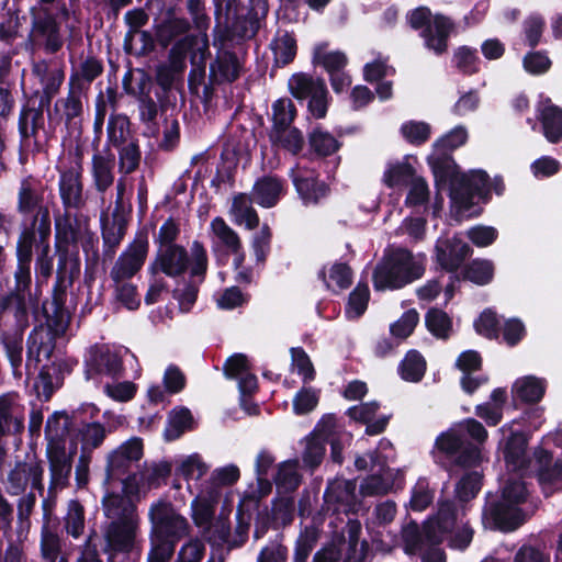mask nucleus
Masks as SVG:
<instances>
[{
	"label": "nucleus",
	"instance_id": "a18cd8bd",
	"mask_svg": "<svg viewBox=\"0 0 562 562\" xmlns=\"http://www.w3.org/2000/svg\"><path fill=\"white\" fill-rule=\"evenodd\" d=\"M289 88L291 93L297 99H306L325 88V83L321 79H314L304 74H297L291 77L289 80Z\"/></svg>",
	"mask_w": 562,
	"mask_h": 562
},
{
	"label": "nucleus",
	"instance_id": "423d86ee",
	"mask_svg": "<svg viewBox=\"0 0 562 562\" xmlns=\"http://www.w3.org/2000/svg\"><path fill=\"white\" fill-rule=\"evenodd\" d=\"M527 488L518 476L509 477L502 491V501L493 504L484 514L486 527L513 531L524 521L522 512L517 507L525 502Z\"/></svg>",
	"mask_w": 562,
	"mask_h": 562
},
{
	"label": "nucleus",
	"instance_id": "2f4dec72",
	"mask_svg": "<svg viewBox=\"0 0 562 562\" xmlns=\"http://www.w3.org/2000/svg\"><path fill=\"white\" fill-rule=\"evenodd\" d=\"M40 555L43 562H68L63 551V539L47 524L41 529Z\"/></svg>",
	"mask_w": 562,
	"mask_h": 562
},
{
	"label": "nucleus",
	"instance_id": "6ab92c4d",
	"mask_svg": "<svg viewBox=\"0 0 562 562\" xmlns=\"http://www.w3.org/2000/svg\"><path fill=\"white\" fill-rule=\"evenodd\" d=\"M533 470L547 496L562 490V459H553L548 451L539 448L533 452Z\"/></svg>",
	"mask_w": 562,
	"mask_h": 562
},
{
	"label": "nucleus",
	"instance_id": "dca6fc26",
	"mask_svg": "<svg viewBox=\"0 0 562 562\" xmlns=\"http://www.w3.org/2000/svg\"><path fill=\"white\" fill-rule=\"evenodd\" d=\"M148 516L153 531L158 538L179 540L187 535V519L179 515L170 503L159 501L153 504Z\"/></svg>",
	"mask_w": 562,
	"mask_h": 562
},
{
	"label": "nucleus",
	"instance_id": "c03bdc74",
	"mask_svg": "<svg viewBox=\"0 0 562 562\" xmlns=\"http://www.w3.org/2000/svg\"><path fill=\"white\" fill-rule=\"evenodd\" d=\"M425 371L426 361L416 350L408 351L400 366V373L406 381L418 382L424 376Z\"/></svg>",
	"mask_w": 562,
	"mask_h": 562
},
{
	"label": "nucleus",
	"instance_id": "e433bc0d",
	"mask_svg": "<svg viewBox=\"0 0 562 562\" xmlns=\"http://www.w3.org/2000/svg\"><path fill=\"white\" fill-rule=\"evenodd\" d=\"M104 515L112 520L139 517L132 501L120 494H108L102 499Z\"/></svg>",
	"mask_w": 562,
	"mask_h": 562
},
{
	"label": "nucleus",
	"instance_id": "7ed1b4c3",
	"mask_svg": "<svg viewBox=\"0 0 562 562\" xmlns=\"http://www.w3.org/2000/svg\"><path fill=\"white\" fill-rule=\"evenodd\" d=\"M424 255L414 256L404 248L387 251L373 272L375 290H396L423 277L425 273Z\"/></svg>",
	"mask_w": 562,
	"mask_h": 562
},
{
	"label": "nucleus",
	"instance_id": "e2e57ef3",
	"mask_svg": "<svg viewBox=\"0 0 562 562\" xmlns=\"http://www.w3.org/2000/svg\"><path fill=\"white\" fill-rule=\"evenodd\" d=\"M310 145L319 156H329L339 147L337 139L331 134L321 128H315L311 133Z\"/></svg>",
	"mask_w": 562,
	"mask_h": 562
},
{
	"label": "nucleus",
	"instance_id": "37998d69",
	"mask_svg": "<svg viewBox=\"0 0 562 562\" xmlns=\"http://www.w3.org/2000/svg\"><path fill=\"white\" fill-rule=\"evenodd\" d=\"M393 484L390 476L386 475L385 465L383 470L378 469V473L369 475L360 484V493L363 496H380L389 493Z\"/></svg>",
	"mask_w": 562,
	"mask_h": 562
},
{
	"label": "nucleus",
	"instance_id": "0eeeda50",
	"mask_svg": "<svg viewBox=\"0 0 562 562\" xmlns=\"http://www.w3.org/2000/svg\"><path fill=\"white\" fill-rule=\"evenodd\" d=\"M52 224H30L24 222L15 245V268L13 277L32 279L31 263L33 252L37 254L44 245L49 244Z\"/></svg>",
	"mask_w": 562,
	"mask_h": 562
},
{
	"label": "nucleus",
	"instance_id": "2eb2a0df",
	"mask_svg": "<svg viewBox=\"0 0 562 562\" xmlns=\"http://www.w3.org/2000/svg\"><path fill=\"white\" fill-rule=\"evenodd\" d=\"M139 517L111 520L103 528L104 548L103 551L111 555L119 552H130L136 544L139 532Z\"/></svg>",
	"mask_w": 562,
	"mask_h": 562
},
{
	"label": "nucleus",
	"instance_id": "9b49d317",
	"mask_svg": "<svg viewBox=\"0 0 562 562\" xmlns=\"http://www.w3.org/2000/svg\"><path fill=\"white\" fill-rule=\"evenodd\" d=\"M87 103L88 97L82 83L77 76H72L67 95L58 99L54 104L57 121L65 124L70 135L81 133Z\"/></svg>",
	"mask_w": 562,
	"mask_h": 562
},
{
	"label": "nucleus",
	"instance_id": "393cba45",
	"mask_svg": "<svg viewBox=\"0 0 562 562\" xmlns=\"http://www.w3.org/2000/svg\"><path fill=\"white\" fill-rule=\"evenodd\" d=\"M470 254V246L458 237L440 239L436 245V260L449 272L458 270Z\"/></svg>",
	"mask_w": 562,
	"mask_h": 562
},
{
	"label": "nucleus",
	"instance_id": "774afa93",
	"mask_svg": "<svg viewBox=\"0 0 562 562\" xmlns=\"http://www.w3.org/2000/svg\"><path fill=\"white\" fill-rule=\"evenodd\" d=\"M274 480L277 485L282 487L284 491L295 490L301 480L297 472V461H286L280 464Z\"/></svg>",
	"mask_w": 562,
	"mask_h": 562
},
{
	"label": "nucleus",
	"instance_id": "b1692460",
	"mask_svg": "<svg viewBox=\"0 0 562 562\" xmlns=\"http://www.w3.org/2000/svg\"><path fill=\"white\" fill-rule=\"evenodd\" d=\"M32 74L37 78L43 88L40 101H42L43 105H49L65 80L64 68L56 63L40 60L33 65Z\"/></svg>",
	"mask_w": 562,
	"mask_h": 562
},
{
	"label": "nucleus",
	"instance_id": "ea45409f",
	"mask_svg": "<svg viewBox=\"0 0 562 562\" xmlns=\"http://www.w3.org/2000/svg\"><path fill=\"white\" fill-rule=\"evenodd\" d=\"M544 390L543 381L535 376L521 378L513 386L515 397L527 403L539 402L544 394Z\"/></svg>",
	"mask_w": 562,
	"mask_h": 562
},
{
	"label": "nucleus",
	"instance_id": "49530a36",
	"mask_svg": "<svg viewBox=\"0 0 562 562\" xmlns=\"http://www.w3.org/2000/svg\"><path fill=\"white\" fill-rule=\"evenodd\" d=\"M468 133L463 127H457L449 134L438 139L434 145V154L430 156L431 160L441 157H448V151L458 148L467 142Z\"/></svg>",
	"mask_w": 562,
	"mask_h": 562
},
{
	"label": "nucleus",
	"instance_id": "de8ad7c7",
	"mask_svg": "<svg viewBox=\"0 0 562 562\" xmlns=\"http://www.w3.org/2000/svg\"><path fill=\"white\" fill-rule=\"evenodd\" d=\"M85 522L83 506L78 501H70L64 519L66 532L72 538L78 539L85 531Z\"/></svg>",
	"mask_w": 562,
	"mask_h": 562
},
{
	"label": "nucleus",
	"instance_id": "4468645a",
	"mask_svg": "<svg viewBox=\"0 0 562 562\" xmlns=\"http://www.w3.org/2000/svg\"><path fill=\"white\" fill-rule=\"evenodd\" d=\"M149 251V241L146 233H138L133 241L120 254L110 270L112 281L132 279L143 268Z\"/></svg>",
	"mask_w": 562,
	"mask_h": 562
},
{
	"label": "nucleus",
	"instance_id": "79ce46f5",
	"mask_svg": "<svg viewBox=\"0 0 562 562\" xmlns=\"http://www.w3.org/2000/svg\"><path fill=\"white\" fill-rule=\"evenodd\" d=\"M54 272V256L52 255L50 244L44 245L35 254V285L36 292L46 284Z\"/></svg>",
	"mask_w": 562,
	"mask_h": 562
},
{
	"label": "nucleus",
	"instance_id": "4c0bfd02",
	"mask_svg": "<svg viewBox=\"0 0 562 562\" xmlns=\"http://www.w3.org/2000/svg\"><path fill=\"white\" fill-rule=\"evenodd\" d=\"M324 497L328 504L351 506L356 499V483L351 480L336 479L329 482Z\"/></svg>",
	"mask_w": 562,
	"mask_h": 562
},
{
	"label": "nucleus",
	"instance_id": "1a4fd4ad",
	"mask_svg": "<svg viewBox=\"0 0 562 562\" xmlns=\"http://www.w3.org/2000/svg\"><path fill=\"white\" fill-rule=\"evenodd\" d=\"M46 187L42 181L26 177L16 191V212L30 224H52L50 210L45 201Z\"/></svg>",
	"mask_w": 562,
	"mask_h": 562
},
{
	"label": "nucleus",
	"instance_id": "cd10ccee",
	"mask_svg": "<svg viewBox=\"0 0 562 562\" xmlns=\"http://www.w3.org/2000/svg\"><path fill=\"white\" fill-rule=\"evenodd\" d=\"M527 438L524 434H513L505 446L504 458L508 469L513 471H522L528 468L533 469V458L527 452Z\"/></svg>",
	"mask_w": 562,
	"mask_h": 562
},
{
	"label": "nucleus",
	"instance_id": "13d9d810",
	"mask_svg": "<svg viewBox=\"0 0 562 562\" xmlns=\"http://www.w3.org/2000/svg\"><path fill=\"white\" fill-rule=\"evenodd\" d=\"M32 30L35 34L42 35L58 27L55 15L48 7L31 8Z\"/></svg>",
	"mask_w": 562,
	"mask_h": 562
},
{
	"label": "nucleus",
	"instance_id": "680f3d73",
	"mask_svg": "<svg viewBox=\"0 0 562 562\" xmlns=\"http://www.w3.org/2000/svg\"><path fill=\"white\" fill-rule=\"evenodd\" d=\"M125 20L131 27L125 36V47L126 49H131L133 41L136 37H139L142 41H146L148 38V34L146 32L139 31V29L147 23L148 16L142 10H135L127 12Z\"/></svg>",
	"mask_w": 562,
	"mask_h": 562
},
{
	"label": "nucleus",
	"instance_id": "09e8293b",
	"mask_svg": "<svg viewBox=\"0 0 562 562\" xmlns=\"http://www.w3.org/2000/svg\"><path fill=\"white\" fill-rule=\"evenodd\" d=\"M119 151V169L123 175L134 172L140 161V149L137 139L116 148Z\"/></svg>",
	"mask_w": 562,
	"mask_h": 562
},
{
	"label": "nucleus",
	"instance_id": "9d476101",
	"mask_svg": "<svg viewBox=\"0 0 562 562\" xmlns=\"http://www.w3.org/2000/svg\"><path fill=\"white\" fill-rule=\"evenodd\" d=\"M430 18L431 13L425 7L414 9L406 16L408 24L413 29L419 30L425 27L423 36L426 46L436 54H442L447 50V42L453 30V23L443 15H436L432 20Z\"/></svg>",
	"mask_w": 562,
	"mask_h": 562
},
{
	"label": "nucleus",
	"instance_id": "6e6552de",
	"mask_svg": "<svg viewBox=\"0 0 562 562\" xmlns=\"http://www.w3.org/2000/svg\"><path fill=\"white\" fill-rule=\"evenodd\" d=\"M143 457V442L139 438H131L123 442L108 456L106 472L109 477L121 480L123 490L127 495H136L140 492L136 474H127L133 464Z\"/></svg>",
	"mask_w": 562,
	"mask_h": 562
},
{
	"label": "nucleus",
	"instance_id": "72a5a7b5",
	"mask_svg": "<svg viewBox=\"0 0 562 562\" xmlns=\"http://www.w3.org/2000/svg\"><path fill=\"white\" fill-rule=\"evenodd\" d=\"M240 70L239 61L231 52H221L217 58L210 66V75L215 82H231L238 78Z\"/></svg>",
	"mask_w": 562,
	"mask_h": 562
},
{
	"label": "nucleus",
	"instance_id": "473e14b6",
	"mask_svg": "<svg viewBox=\"0 0 562 562\" xmlns=\"http://www.w3.org/2000/svg\"><path fill=\"white\" fill-rule=\"evenodd\" d=\"M254 198L246 193H238L233 198L229 214L238 225L245 224L248 229L259 225V216L252 206Z\"/></svg>",
	"mask_w": 562,
	"mask_h": 562
},
{
	"label": "nucleus",
	"instance_id": "a878e982",
	"mask_svg": "<svg viewBox=\"0 0 562 562\" xmlns=\"http://www.w3.org/2000/svg\"><path fill=\"white\" fill-rule=\"evenodd\" d=\"M114 155L109 148L97 151L91 159V178L94 190L104 194L114 183Z\"/></svg>",
	"mask_w": 562,
	"mask_h": 562
},
{
	"label": "nucleus",
	"instance_id": "f8f14e48",
	"mask_svg": "<svg viewBox=\"0 0 562 562\" xmlns=\"http://www.w3.org/2000/svg\"><path fill=\"white\" fill-rule=\"evenodd\" d=\"M89 218L82 214L71 211H64L55 216V235L57 239L56 250L58 252L57 274L59 281L64 279V271L67 265V249L61 251L59 244H76L89 235Z\"/></svg>",
	"mask_w": 562,
	"mask_h": 562
},
{
	"label": "nucleus",
	"instance_id": "5701e85b",
	"mask_svg": "<svg viewBox=\"0 0 562 562\" xmlns=\"http://www.w3.org/2000/svg\"><path fill=\"white\" fill-rule=\"evenodd\" d=\"M46 457L49 465L50 493L64 490L69 482L72 460L64 445H52L46 448Z\"/></svg>",
	"mask_w": 562,
	"mask_h": 562
},
{
	"label": "nucleus",
	"instance_id": "aec40b11",
	"mask_svg": "<svg viewBox=\"0 0 562 562\" xmlns=\"http://www.w3.org/2000/svg\"><path fill=\"white\" fill-rule=\"evenodd\" d=\"M436 446L448 456H457L456 462L462 467L475 465L481 459L480 449L472 443H465L454 429L441 434L437 438Z\"/></svg>",
	"mask_w": 562,
	"mask_h": 562
},
{
	"label": "nucleus",
	"instance_id": "4be33fe9",
	"mask_svg": "<svg viewBox=\"0 0 562 562\" xmlns=\"http://www.w3.org/2000/svg\"><path fill=\"white\" fill-rule=\"evenodd\" d=\"M54 339L50 331L35 327L27 338L25 374L31 379L43 359H49L54 350Z\"/></svg>",
	"mask_w": 562,
	"mask_h": 562
},
{
	"label": "nucleus",
	"instance_id": "58836bf2",
	"mask_svg": "<svg viewBox=\"0 0 562 562\" xmlns=\"http://www.w3.org/2000/svg\"><path fill=\"white\" fill-rule=\"evenodd\" d=\"M121 369L122 362L117 355L110 350H100L91 356L87 373L89 378H91L93 373L114 376Z\"/></svg>",
	"mask_w": 562,
	"mask_h": 562
},
{
	"label": "nucleus",
	"instance_id": "a19ab883",
	"mask_svg": "<svg viewBox=\"0 0 562 562\" xmlns=\"http://www.w3.org/2000/svg\"><path fill=\"white\" fill-rule=\"evenodd\" d=\"M270 139L273 144L279 145L294 155L299 154L304 146L302 133L292 126L271 130Z\"/></svg>",
	"mask_w": 562,
	"mask_h": 562
},
{
	"label": "nucleus",
	"instance_id": "7c9ffc66",
	"mask_svg": "<svg viewBox=\"0 0 562 562\" xmlns=\"http://www.w3.org/2000/svg\"><path fill=\"white\" fill-rule=\"evenodd\" d=\"M127 221L122 214L112 213V220L102 223L104 255L112 257L126 233Z\"/></svg>",
	"mask_w": 562,
	"mask_h": 562
},
{
	"label": "nucleus",
	"instance_id": "39448f33",
	"mask_svg": "<svg viewBox=\"0 0 562 562\" xmlns=\"http://www.w3.org/2000/svg\"><path fill=\"white\" fill-rule=\"evenodd\" d=\"M190 266L192 278H199L203 282L207 271L209 258L203 244L194 240L190 247V257L187 249L180 245H168L160 247L153 271L164 272L168 277L175 278L181 276Z\"/></svg>",
	"mask_w": 562,
	"mask_h": 562
},
{
	"label": "nucleus",
	"instance_id": "ddd939ff",
	"mask_svg": "<svg viewBox=\"0 0 562 562\" xmlns=\"http://www.w3.org/2000/svg\"><path fill=\"white\" fill-rule=\"evenodd\" d=\"M42 101L35 105L33 101L24 104L19 115V133L22 139L26 143H33L37 149L46 145L54 135V119L50 117V123L46 127L44 108Z\"/></svg>",
	"mask_w": 562,
	"mask_h": 562
},
{
	"label": "nucleus",
	"instance_id": "a211bd4d",
	"mask_svg": "<svg viewBox=\"0 0 562 562\" xmlns=\"http://www.w3.org/2000/svg\"><path fill=\"white\" fill-rule=\"evenodd\" d=\"M58 193L64 211L79 212L86 207L88 196L80 168H70L60 172Z\"/></svg>",
	"mask_w": 562,
	"mask_h": 562
},
{
	"label": "nucleus",
	"instance_id": "6e6d98bb",
	"mask_svg": "<svg viewBox=\"0 0 562 562\" xmlns=\"http://www.w3.org/2000/svg\"><path fill=\"white\" fill-rule=\"evenodd\" d=\"M425 321L428 330L437 338L446 339L449 337L452 324L447 313L438 308H431L426 314Z\"/></svg>",
	"mask_w": 562,
	"mask_h": 562
},
{
	"label": "nucleus",
	"instance_id": "c85d7f7f",
	"mask_svg": "<svg viewBox=\"0 0 562 562\" xmlns=\"http://www.w3.org/2000/svg\"><path fill=\"white\" fill-rule=\"evenodd\" d=\"M538 113L544 137L550 143H559L562 139V109L546 99L539 103Z\"/></svg>",
	"mask_w": 562,
	"mask_h": 562
},
{
	"label": "nucleus",
	"instance_id": "412c9836",
	"mask_svg": "<svg viewBox=\"0 0 562 562\" xmlns=\"http://www.w3.org/2000/svg\"><path fill=\"white\" fill-rule=\"evenodd\" d=\"M211 233L213 235V248L224 250L233 255L236 268H239L245 261V250L243 241L237 234L222 217L212 220Z\"/></svg>",
	"mask_w": 562,
	"mask_h": 562
},
{
	"label": "nucleus",
	"instance_id": "bb28decb",
	"mask_svg": "<svg viewBox=\"0 0 562 562\" xmlns=\"http://www.w3.org/2000/svg\"><path fill=\"white\" fill-rule=\"evenodd\" d=\"M291 176L297 193L306 204H316L326 196L327 187L316 180L313 170L297 166L292 169Z\"/></svg>",
	"mask_w": 562,
	"mask_h": 562
},
{
	"label": "nucleus",
	"instance_id": "f257e3e1",
	"mask_svg": "<svg viewBox=\"0 0 562 562\" xmlns=\"http://www.w3.org/2000/svg\"><path fill=\"white\" fill-rule=\"evenodd\" d=\"M13 288L0 293V326L5 328L1 335L5 357L15 379H21L23 335L29 327L30 306H37L38 294L31 291L32 279L13 277Z\"/></svg>",
	"mask_w": 562,
	"mask_h": 562
},
{
	"label": "nucleus",
	"instance_id": "0e129e2a",
	"mask_svg": "<svg viewBox=\"0 0 562 562\" xmlns=\"http://www.w3.org/2000/svg\"><path fill=\"white\" fill-rule=\"evenodd\" d=\"M132 279H123L121 281H112L114 293L117 301H120L128 310H136L139 306V299L136 285L131 281Z\"/></svg>",
	"mask_w": 562,
	"mask_h": 562
},
{
	"label": "nucleus",
	"instance_id": "f03ea898",
	"mask_svg": "<svg viewBox=\"0 0 562 562\" xmlns=\"http://www.w3.org/2000/svg\"><path fill=\"white\" fill-rule=\"evenodd\" d=\"M44 462L36 456H26L16 461L7 472L3 485L7 494L19 496L16 501V524L22 531L31 528V516L36 507V491L44 492Z\"/></svg>",
	"mask_w": 562,
	"mask_h": 562
},
{
	"label": "nucleus",
	"instance_id": "f704fd0d",
	"mask_svg": "<svg viewBox=\"0 0 562 562\" xmlns=\"http://www.w3.org/2000/svg\"><path fill=\"white\" fill-rule=\"evenodd\" d=\"M488 176L485 171L474 170L459 179L460 189H453L454 198L468 203L475 194H481L487 187Z\"/></svg>",
	"mask_w": 562,
	"mask_h": 562
},
{
	"label": "nucleus",
	"instance_id": "864d4df0",
	"mask_svg": "<svg viewBox=\"0 0 562 562\" xmlns=\"http://www.w3.org/2000/svg\"><path fill=\"white\" fill-rule=\"evenodd\" d=\"M195 43V36L187 35L178 41L169 52V58L166 63L173 72L182 75L186 69V58L188 50Z\"/></svg>",
	"mask_w": 562,
	"mask_h": 562
},
{
	"label": "nucleus",
	"instance_id": "f3484780",
	"mask_svg": "<svg viewBox=\"0 0 562 562\" xmlns=\"http://www.w3.org/2000/svg\"><path fill=\"white\" fill-rule=\"evenodd\" d=\"M25 428V405L18 392L0 394V438L20 437Z\"/></svg>",
	"mask_w": 562,
	"mask_h": 562
},
{
	"label": "nucleus",
	"instance_id": "603ef678",
	"mask_svg": "<svg viewBox=\"0 0 562 562\" xmlns=\"http://www.w3.org/2000/svg\"><path fill=\"white\" fill-rule=\"evenodd\" d=\"M78 436L82 452H86L100 447L105 439L106 431L100 423H88L79 428Z\"/></svg>",
	"mask_w": 562,
	"mask_h": 562
},
{
	"label": "nucleus",
	"instance_id": "8fccbe9b",
	"mask_svg": "<svg viewBox=\"0 0 562 562\" xmlns=\"http://www.w3.org/2000/svg\"><path fill=\"white\" fill-rule=\"evenodd\" d=\"M69 431V419L66 414L55 413L46 422L45 435L47 446L64 445L63 440Z\"/></svg>",
	"mask_w": 562,
	"mask_h": 562
},
{
	"label": "nucleus",
	"instance_id": "3c124183",
	"mask_svg": "<svg viewBox=\"0 0 562 562\" xmlns=\"http://www.w3.org/2000/svg\"><path fill=\"white\" fill-rule=\"evenodd\" d=\"M276 61L286 65L293 60L296 54V41L288 32H278L272 43Z\"/></svg>",
	"mask_w": 562,
	"mask_h": 562
},
{
	"label": "nucleus",
	"instance_id": "338daca9",
	"mask_svg": "<svg viewBox=\"0 0 562 562\" xmlns=\"http://www.w3.org/2000/svg\"><path fill=\"white\" fill-rule=\"evenodd\" d=\"M430 125L420 121H408L401 126L403 137L413 145H420L430 136Z\"/></svg>",
	"mask_w": 562,
	"mask_h": 562
},
{
	"label": "nucleus",
	"instance_id": "5fc2aeb1",
	"mask_svg": "<svg viewBox=\"0 0 562 562\" xmlns=\"http://www.w3.org/2000/svg\"><path fill=\"white\" fill-rule=\"evenodd\" d=\"M494 265L486 259H476L469 263L464 270V279L475 284L484 285L492 281Z\"/></svg>",
	"mask_w": 562,
	"mask_h": 562
},
{
	"label": "nucleus",
	"instance_id": "c756f323",
	"mask_svg": "<svg viewBox=\"0 0 562 562\" xmlns=\"http://www.w3.org/2000/svg\"><path fill=\"white\" fill-rule=\"evenodd\" d=\"M283 194V182L274 176L259 178L252 187V198L263 207L274 206Z\"/></svg>",
	"mask_w": 562,
	"mask_h": 562
},
{
	"label": "nucleus",
	"instance_id": "20e7f679",
	"mask_svg": "<svg viewBox=\"0 0 562 562\" xmlns=\"http://www.w3.org/2000/svg\"><path fill=\"white\" fill-rule=\"evenodd\" d=\"M458 514L453 503L442 502L435 518L425 522L423 529L416 522H409L402 529L405 552L417 553L427 547L440 543L445 535L451 531L457 522Z\"/></svg>",
	"mask_w": 562,
	"mask_h": 562
},
{
	"label": "nucleus",
	"instance_id": "69168bd1",
	"mask_svg": "<svg viewBox=\"0 0 562 562\" xmlns=\"http://www.w3.org/2000/svg\"><path fill=\"white\" fill-rule=\"evenodd\" d=\"M369 288L367 284H358L350 293L346 314L349 318H357L364 313L369 302Z\"/></svg>",
	"mask_w": 562,
	"mask_h": 562
},
{
	"label": "nucleus",
	"instance_id": "052dcab7",
	"mask_svg": "<svg viewBox=\"0 0 562 562\" xmlns=\"http://www.w3.org/2000/svg\"><path fill=\"white\" fill-rule=\"evenodd\" d=\"M454 67L464 75H472L479 70V57L475 49L468 46L458 47L453 53Z\"/></svg>",
	"mask_w": 562,
	"mask_h": 562
},
{
	"label": "nucleus",
	"instance_id": "bf43d9fd",
	"mask_svg": "<svg viewBox=\"0 0 562 562\" xmlns=\"http://www.w3.org/2000/svg\"><path fill=\"white\" fill-rule=\"evenodd\" d=\"M295 108L290 99H280L272 105V130H280L291 126L295 117Z\"/></svg>",
	"mask_w": 562,
	"mask_h": 562
},
{
	"label": "nucleus",
	"instance_id": "4d7b16f0",
	"mask_svg": "<svg viewBox=\"0 0 562 562\" xmlns=\"http://www.w3.org/2000/svg\"><path fill=\"white\" fill-rule=\"evenodd\" d=\"M192 425V415L189 409L181 408L173 411L170 415L168 426L165 430L167 440H175L179 438L186 430L190 429Z\"/></svg>",
	"mask_w": 562,
	"mask_h": 562
},
{
	"label": "nucleus",
	"instance_id": "c9c22d12",
	"mask_svg": "<svg viewBox=\"0 0 562 562\" xmlns=\"http://www.w3.org/2000/svg\"><path fill=\"white\" fill-rule=\"evenodd\" d=\"M135 139L128 117L124 114H112L106 125L108 146L117 148Z\"/></svg>",
	"mask_w": 562,
	"mask_h": 562
}]
</instances>
